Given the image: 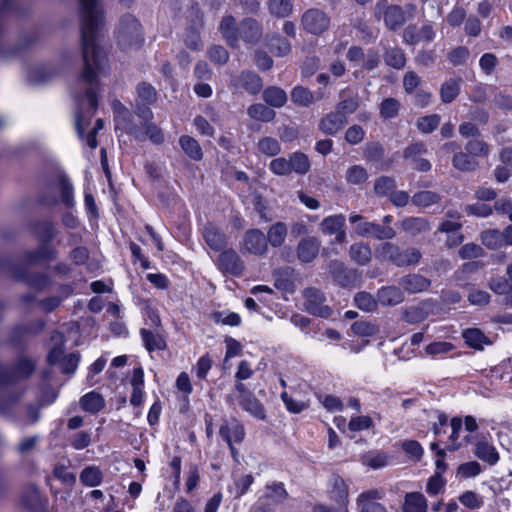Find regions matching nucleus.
Returning <instances> with one entry per match:
<instances>
[{
    "instance_id": "obj_1",
    "label": "nucleus",
    "mask_w": 512,
    "mask_h": 512,
    "mask_svg": "<svg viewBox=\"0 0 512 512\" xmlns=\"http://www.w3.org/2000/svg\"><path fill=\"white\" fill-rule=\"evenodd\" d=\"M416 13L417 7L412 3L402 7L390 4L387 0H380L374 6V17L377 20L383 19L385 27L390 31L401 28L407 20L413 19Z\"/></svg>"
},
{
    "instance_id": "obj_2",
    "label": "nucleus",
    "mask_w": 512,
    "mask_h": 512,
    "mask_svg": "<svg viewBox=\"0 0 512 512\" xmlns=\"http://www.w3.org/2000/svg\"><path fill=\"white\" fill-rule=\"evenodd\" d=\"M81 42H96L97 32L104 23L103 10L98 0H79Z\"/></svg>"
},
{
    "instance_id": "obj_3",
    "label": "nucleus",
    "mask_w": 512,
    "mask_h": 512,
    "mask_svg": "<svg viewBox=\"0 0 512 512\" xmlns=\"http://www.w3.org/2000/svg\"><path fill=\"white\" fill-rule=\"evenodd\" d=\"M116 38L121 49L137 50L144 42L142 25L132 14H125L120 18Z\"/></svg>"
},
{
    "instance_id": "obj_4",
    "label": "nucleus",
    "mask_w": 512,
    "mask_h": 512,
    "mask_svg": "<svg viewBox=\"0 0 512 512\" xmlns=\"http://www.w3.org/2000/svg\"><path fill=\"white\" fill-rule=\"evenodd\" d=\"M376 257L388 260L397 267L413 266L419 263L422 255L419 249L410 247L401 250L399 246L391 242L380 244L376 250Z\"/></svg>"
},
{
    "instance_id": "obj_5",
    "label": "nucleus",
    "mask_w": 512,
    "mask_h": 512,
    "mask_svg": "<svg viewBox=\"0 0 512 512\" xmlns=\"http://www.w3.org/2000/svg\"><path fill=\"white\" fill-rule=\"evenodd\" d=\"M35 233L41 245L36 250L26 253V262L34 264L42 259H55L56 251L47 245L55 237L54 225L47 221L38 223L35 227Z\"/></svg>"
},
{
    "instance_id": "obj_6",
    "label": "nucleus",
    "mask_w": 512,
    "mask_h": 512,
    "mask_svg": "<svg viewBox=\"0 0 512 512\" xmlns=\"http://www.w3.org/2000/svg\"><path fill=\"white\" fill-rule=\"evenodd\" d=\"M349 221L355 224L354 231L360 237L390 240L396 236V231L391 226H382L379 223L363 221V217L359 214H351Z\"/></svg>"
},
{
    "instance_id": "obj_7",
    "label": "nucleus",
    "mask_w": 512,
    "mask_h": 512,
    "mask_svg": "<svg viewBox=\"0 0 512 512\" xmlns=\"http://www.w3.org/2000/svg\"><path fill=\"white\" fill-rule=\"evenodd\" d=\"M304 297V310L311 315L329 318L333 310L330 306L326 305V296L318 288L308 287L303 290Z\"/></svg>"
},
{
    "instance_id": "obj_8",
    "label": "nucleus",
    "mask_w": 512,
    "mask_h": 512,
    "mask_svg": "<svg viewBox=\"0 0 512 512\" xmlns=\"http://www.w3.org/2000/svg\"><path fill=\"white\" fill-rule=\"evenodd\" d=\"M330 17L321 9L310 8L306 10L301 18L303 29L312 35H321L330 27Z\"/></svg>"
},
{
    "instance_id": "obj_9",
    "label": "nucleus",
    "mask_w": 512,
    "mask_h": 512,
    "mask_svg": "<svg viewBox=\"0 0 512 512\" xmlns=\"http://www.w3.org/2000/svg\"><path fill=\"white\" fill-rule=\"evenodd\" d=\"M35 369L34 363L28 358H21L14 368L0 364V386L11 384L19 379L28 378Z\"/></svg>"
},
{
    "instance_id": "obj_10",
    "label": "nucleus",
    "mask_w": 512,
    "mask_h": 512,
    "mask_svg": "<svg viewBox=\"0 0 512 512\" xmlns=\"http://www.w3.org/2000/svg\"><path fill=\"white\" fill-rule=\"evenodd\" d=\"M217 267L223 274L235 277L242 276L245 269L243 260L233 249H226L219 255Z\"/></svg>"
},
{
    "instance_id": "obj_11",
    "label": "nucleus",
    "mask_w": 512,
    "mask_h": 512,
    "mask_svg": "<svg viewBox=\"0 0 512 512\" xmlns=\"http://www.w3.org/2000/svg\"><path fill=\"white\" fill-rule=\"evenodd\" d=\"M428 152L425 143L415 142L408 145L403 151V157L408 161L412 168L420 172L431 170V163L421 156Z\"/></svg>"
},
{
    "instance_id": "obj_12",
    "label": "nucleus",
    "mask_w": 512,
    "mask_h": 512,
    "mask_svg": "<svg viewBox=\"0 0 512 512\" xmlns=\"http://www.w3.org/2000/svg\"><path fill=\"white\" fill-rule=\"evenodd\" d=\"M238 35L246 44H257L263 35L262 23L255 18L245 17L238 23Z\"/></svg>"
},
{
    "instance_id": "obj_13",
    "label": "nucleus",
    "mask_w": 512,
    "mask_h": 512,
    "mask_svg": "<svg viewBox=\"0 0 512 512\" xmlns=\"http://www.w3.org/2000/svg\"><path fill=\"white\" fill-rule=\"evenodd\" d=\"M436 32L430 23L422 25L417 28L415 24L408 25L403 30V41L411 46H415L420 42H432L435 38Z\"/></svg>"
},
{
    "instance_id": "obj_14",
    "label": "nucleus",
    "mask_w": 512,
    "mask_h": 512,
    "mask_svg": "<svg viewBox=\"0 0 512 512\" xmlns=\"http://www.w3.org/2000/svg\"><path fill=\"white\" fill-rule=\"evenodd\" d=\"M244 249L253 255H264L268 250L266 235L259 229H250L243 237Z\"/></svg>"
},
{
    "instance_id": "obj_15",
    "label": "nucleus",
    "mask_w": 512,
    "mask_h": 512,
    "mask_svg": "<svg viewBox=\"0 0 512 512\" xmlns=\"http://www.w3.org/2000/svg\"><path fill=\"white\" fill-rule=\"evenodd\" d=\"M328 269L333 280L342 287L351 286L357 280V271L354 269H347L341 261H330Z\"/></svg>"
},
{
    "instance_id": "obj_16",
    "label": "nucleus",
    "mask_w": 512,
    "mask_h": 512,
    "mask_svg": "<svg viewBox=\"0 0 512 512\" xmlns=\"http://www.w3.org/2000/svg\"><path fill=\"white\" fill-rule=\"evenodd\" d=\"M398 284L403 291L409 294H416L428 290L431 286V281L421 274L410 273L401 277Z\"/></svg>"
},
{
    "instance_id": "obj_17",
    "label": "nucleus",
    "mask_w": 512,
    "mask_h": 512,
    "mask_svg": "<svg viewBox=\"0 0 512 512\" xmlns=\"http://www.w3.org/2000/svg\"><path fill=\"white\" fill-rule=\"evenodd\" d=\"M347 124L348 118L334 110L320 120L319 129L326 135L334 136Z\"/></svg>"
},
{
    "instance_id": "obj_18",
    "label": "nucleus",
    "mask_w": 512,
    "mask_h": 512,
    "mask_svg": "<svg viewBox=\"0 0 512 512\" xmlns=\"http://www.w3.org/2000/svg\"><path fill=\"white\" fill-rule=\"evenodd\" d=\"M320 245L316 237L308 236L301 239L296 248L297 258L302 263L312 262L318 256Z\"/></svg>"
},
{
    "instance_id": "obj_19",
    "label": "nucleus",
    "mask_w": 512,
    "mask_h": 512,
    "mask_svg": "<svg viewBox=\"0 0 512 512\" xmlns=\"http://www.w3.org/2000/svg\"><path fill=\"white\" fill-rule=\"evenodd\" d=\"M345 224V217L341 214L328 216L324 218L320 224L321 231L328 235H336V241L343 243L346 238V234L343 230Z\"/></svg>"
},
{
    "instance_id": "obj_20",
    "label": "nucleus",
    "mask_w": 512,
    "mask_h": 512,
    "mask_svg": "<svg viewBox=\"0 0 512 512\" xmlns=\"http://www.w3.org/2000/svg\"><path fill=\"white\" fill-rule=\"evenodd\" d=\"M202 235L206 244L214 251H222L227 245L226 235L211 223L204 226Z\"/></svg>"
},
{
    "instance_id": "obj_21",
    "label": "nucleus",
    "mask_w": 512,
    "mask_h": 512,
    "mask_svg": "<svg viewBox=\"0 0 512 512\" xmlns=\"http://www.w3.org/2000/svg\"><path fill=\"white\" fill-rule=\"evenodd\" d=\"M219 31L228 46L235 48L238 46V24L233 15H225L219 24Z\"/></svg>"
},
{
    "instance_id": "obj_22",
    "label": "nucleus",
    "mask_w": 512,
    "mask_h": 512,
    "mask_svg": "<svg viewBox=\"0 0 512 512\" xmlns=\"http://www.w3.org/2000/svg\"><path fill=\"white\" fill-rule=\"evenodd\" d=\"M382 306H396L404 301V292L400 286L390 285L381 287L376 294Z\"/></svg>"
},
{
    "instance_id": "obj_23",
    "label": "nucleus",
    "mask_w": 512,
    "mask_h": 512,
    "mask_svg": "<svg viewBox=\"0 0 512 512\" xmlns=\"http://www.w3.org/2000/svg\"><path fill=\"white\" fill-rule=\"evenodd\" d=\"M233 84L236 87L244 88L252 95L259 93L263 87L262 79L252 71H243L233 80Z\"/></svg>"
},
{
    "instance_id": "obj_24",
    "label": "nucleus",
    "mask_w": 512,
    "mask_h": 512,
    "mask_svg": "<svg viewBox=\"0 0 512 512\" xmlns=\"http://www.w3.org/2000/svg\"><path fill=\"white\" fill-rule=\"evenodd\" d=\"M400 228L410 236H417L430 231V223L423 217H406L400 222Z\"/></svg>"
},
{
    "instance_id": "obj_25",
    "label": "nucleus",
    "mask_w": 512,
    "mask_h": 512,
    "mask_svg": "<svg viewBox=\"0 0 512 512\" xmlns=\"http://www.w3.org/2000/svg\"><path fill=\"white\" fill-rule=\"evenodd\" d=\"M23 392L3 389L0 391V415L12 417L15 415V406L22 397Z\"/></svg>"
},
{
    "instance_id": "obj_26",
    "label": "nucleus",
    "mask_w": 512,
    "mask_h": 512,
    "mask_svg": "<svg viewBox=\"0 0 512 512\" xmlns=\"http://www.w3.org/2000/svg\"><path fill=\"white\" fill-rule=\"evenodd\" d=\"M220 436L227 442L231 451L235 450L232 441L241 442L245 437V430L242 424L234 420L232 426H221L219 430Z\"/></svg>"
},
{
    "instance_id": "obj_27",
    "label": "nucleus",
    "mask_w": 512,
    "mask_h": 512,
    "mask_svg": "<svg viewBox=\"0 0 512 512\" xmlns=\"http://www.w3.org/2000/svg\"><path fill=\"white\" fill-rule=\"evenodd\" d=\"M474 454L477 458L491 466L499 461V453L496 448L484 439L476 442Z\"/></svg>"
},
{
    "instance_id": "obj_28",
    "label": "nucleus",
    "mask_w": 512,
    "mask_h": 512,
    "mask_svg": "<svg viewBox=\"0 0 512 512\" xmlns=\"http://www.w3.org/2000/svg\"><path fill=\"white\" fill-rule=\"evenodd\" d=\"M452 166L460 172H474L479 162L466 151H457L452 157Z\"/></svg>"
},
{
    "instance_id": "obj_29",
    "label": "nucleus",
    "mask_w": 512,
    "mask_h": 512,
    "mask_svg": "<svg viewBox=\"0 0 512 512\" xmlns=\"http://www.w3.org/2000/svg\"><path fill=\"white\" fill-rule=\"evenodd\" d=\"M238 404L245 412L249 413L256 419L261 421L266 420L267 416L265 407L261 403V401L258 398H256L254 394L250 395L247 398L240 399V402H238Z\"/></svg>"
},
{
    "instance_id": "obj_30",
    "label": "nucleus",
    "mask_w": 512,
    "mask_h": 512,
    "mask_svg": "<svg viewBox=\"0 0 512 512\" xmlns=\"http://www.w3.org/2000/svg\"><path fill=\"white\" fill-rule=\"evenodd\" d=\"M428 505L425 496L420 492H409L404 497L403 512H427Z\"/></svg>"
},
{
    "instance_id": "obj_31",
    "label": "nucleus",
    "mask_w": 512,
    "mask_h": 512,
    "mask_svg": "<svg viewBox=\"0 0 512 512\" xmlns=\"http://www.w3.org/2000/svg\"><path fill=\"white\" fill-rule=\"evenodd\" d=\"M330 497L334 501L345 505L348 502V486L339 475H332L329 479Z\"/></svg>"
},
{
    "instance_id": "obj_32",
    "label": "nucleus",
    "mask_w": 512,
    "mask_h": 512,
    "mask_svg": "<svg viewBox=\"0 0 512 512\" xmlns=\"http://www.w3.org/2000/svg\"><path fill=\"white\" fill-rule=\"evenodd\" d=\"M461 83V78H450L441 85L440 98L442 103L449 104L457 98L460 93Z\"/></svg>"
},
{
    "instance_id": "obj_33",
    "label": "nucleus",
    "mask_w": 512,
    "mask_h": 512,
    "mask_svg": "<svg viewBox=\"0 0 512 512\" xmlns=\"http://www.w3.org/2000/svg\"><path fill=\"white\" fill-rule=\"evenodd\" d=\"M262 98L265 103L274 108H281L287 102L286 92L277 86L267 87L262 94Z\"/></svg>"
},
{
    "instance_id": "obj_34",
    "label": "nucleus",
    "mask_w": 512,
    "mask_h": 512,
    "mask_svg": "<svg viewBox=\"0 0 512 512\" xmlns=\"http://www.w3.org/2000/svg\"><path fill=\"white\" fill-rule=\"evenodd\" d=\"M350 258L358 265H367L372 259L371 247L363 242L354 243L349 248Z\"/></svg>"
},
{
    "instance_id": "obj_35",
    "label": "nucleus",
    "mask_w": 512,
    "mask_h": 512,
    "mask_svg": "<svg viewBox=\"0 0 512 512\" xmlns=\"http://www.w3.org/2000/svg\"><path fill=\"white\" fill-rule=\"evenodd\" d=\"M267 45L270 51L278 57H283L291 52L290 42L278 33H273L267 37Z\"/></svg>"
},
{
    "instance_id": "obj_36",
    "label": "nucleus",
    "mask_w": 512,
    "mask_h": 512,
    "mask_svg": "<svg viewBox=\"0 0 512 512\" xmlns=\"http://www.w3.org/2000/svg\"><path fill=\"white\" fill-rule=\"evenodd\" d=\"M140 335L142 337L145 348L149 352H153L155 350H165L167 347L165 339L159 333H155L148 329L142 328L140 330Z\"/></svg>"
},
{
    "instance_id": "obj_37",
    "label": "nucleus",
    "mask_w": 512,
    "mask_h": 512,
    "mask_svg": "<svg viewBox=\"0 0 512 512\" xmlns=\"http://www.w3.org/2000/svg\"><path fill=\"white\" fill-rule=\"evenodd\" d=\"M292 271L293 269L286 267L274 272V286L276 289L287 293H293L295 291V284L290 279Z\"/></svg>"
},
{
    "instance_id": "obj_38",
    "label": "nucleus",
    "mask_w": 512,
    "mask_h": 512,
    "mask_svg": "<svg viewBox=\"0 0 512 512\" xmlns=\"http://www.w3.org/2000/svg\"><path fill=\"white\" fill-rule=\"evenodd\" d=\"M287 226L284 222H276L268 229L266 239L272 247H280L285 242L287 236Z\"/></svg>"
},
{
    "instance_id": "obj_39",
    "label": "nucleus",
    "mask_w": 512,
    "mask_h": 512,
    "mask_svg": "<svg viewBox=\"0 0 512 512\" xmlns=\"http://www.w3.org/2000/svg\"><path fill=\"white\" fill-rule=\"evenodd\" d=\"M80 406L84 411L95 414L104 408L105 401L101 394L93 391L81 397Z\"/></svg>"
},
{
    "instance_id": "obj_40",
    "label": "nucleus",
    "mask_w": 512,
    "mask_h": 512,
    "mask_svg": "<svg viewBox=\"0 0 512 512\" xmlns=\"http://www.w3.org/2000/svg\"><path fill=\"white\" fill-rule=\"evenodd\" d=\"M290 171L299 175H305L310 171V161L303 152H293L289 155Z\"/></svg>"
},
{
    "instance_id": "obj_41",
    "label": "nucleus",
    "mask_w": 512,
    "mask_h": 512,
    "mask_svg": "<svg viewBox=\"0 0 512 512\" xmlns=\"http://www.w3.org/2000/svg\"><path fill=\"white\" fill-rule=\"evenodd\" d=\"M179 144L185 154L192 160L200 161L203 158L202 148L194 138L187 135L181 136Z\"/></svg>"
},
{
    "instance_id": "obj_42",
    "label": "nucleus",
    "mask_w": 512,
    "mask_h": 512,
    "mask_svg": "<svg viewBox=\"0 0 512 512\" xmlns=\"http://www.w3.org/2000/svg\"><path fill=\"white\" fill-rule=\"evenodd\" d=\"M267 6L270 14L277 18H286L293 12L291 0H268Z\"/></svg>"
},
{
    "instance_id": "obj_43",
    "label": "nucleus",
    "mask_w": 512,
    "mask_h": 512,
    "mask_svg": "<svg viewBox=\"0 0 512 512\" xmlns=\"http://www.w3.org/2000/svg\"><path fill=\"white\" fill-rule=\"evenodd\" d=\"M464 149L474 158H486L491 151L490 145L486 141L478 138L468 140Z\"/></svg>"
},
{
    "instance_id": "obj_44",
    "label": "nucleus",
    "mask_w": 512,
    "mask_h": 512,
    "mask_svg": "<svg viewBox=\"0 0 512 512\" xmlns=\"http://www.w3.org/2000/svg\"><path fill=\"white\" fill-rule=\"evenodd\" d=\"M247 114L252 119L262 122H270L276 116V113L273 109L261 103L249 106L247 109Z\"/></svg>"
},
{
    "instance_id": "obj_45",
    "label": "nucleus",
    "mask_w": 512,
    "mask_h": 512,
    "mask_svg": "<svg viewBox=\"0 0 512 512\" xmlns=\"http://www.w3.org/2000/svg\"><path fill=\"white\" fill-rule=\"evenodd\" d=\"M319 99L320 97L316 98L308 88L300 85L291 91V100L299 106L307 107Z\"/></svg>"
},
{
    "instance_id": "obj_46",
    "label": "nucleus",
    "mask_w": 512,
    "mask_h": 512,
    "mask_svg": "<svg viewBox=\"0 0 512 512\" xmlns=\"http://www.w3.org/2000/svg\"><path fill=\"white\" fill-rule=\"evenodd\" d=\"M341 101L336 105V111L347 117L349 114H353L359 108V96L353 94L346 96L345 91L340 93Z\"/></svg>"
},
{
    "instance_id": "obj_47",
    "label": "nucleus",
    "mask_w": 512,
    "mask_h": 512,
    "mask_svg": "<svg viewBox=\"0 0 512 512\" xmlns=\"http://www.w3.org/2000/svg\"><path fill=\"white\" fill-rule=\"evenodd\" d=\"M463 338L467 345L474 349H483L485 344L490 343L485 334L478 328L466 329L463 332Z\"/></svg>"
},
{
    "instance_id": "obj_48",
    "label": "nucleus",
    "mask_w": 512,
    "mask_h": 512,
    "mask_svg": "<svg viewBox=\"0 0 512 512\" xmlns=\"http://www.w3.org/2000/svg\"><path fill=\"white\" fill-rule=\"evenodd\" d=\"M378 299L375 298L372 294L361 291L355 294L354 296V304L355 306L365 312H373L378 307Z\"/></svg>"
},
{
    "instance_id": "obj_49",
    "label": "nucleus",
    "mask_w": 512,
    "mask_h": 512,
    "mask_svg": "<svg viewBox=\"0 0 512 512\" xmlns=\"http://www.w3.org/2000/svg\"><path fill=\"white\" fill-rule=\"evenodd\" d=\"M440 200L441 196L438 193L430 190L419 191L415 193L411 198L413 205L423 208L437 204L440 202Z\"/></svg>"
},
{
    "instance_id": "obj_50",
    "label": "nucleus",
    "mask_w": 512,
    "mask_h": 512,
    "mask_svg": "<svg viewBox=\"0 0 512 512\" xmlns=\"http://www.w3.org/2000/svg\"><path fill=\"white\" fill-rule=\"evenodd\" d=\"M383 57L386 65L397 70L402 69L406 64L405 54L403 50L398 47L387 49Z\"/></svg>"
},
{
    "instance_id": "obj_51",
    "label": "nucleus",
    "mask_w": 512,
    "mask_h": 512,
    "mask_svg": "<svg viewBox=\"0 0 512 512\" xmlns=\"http://www.w3.org/2000/svg\"><path fill=\"white\" fill-rule=\"evenodd\" d=\"M15 278L25 279L28 285L38 291L46 289L50 283V280L45 274H34L26 276L24 270L15 273Z\"/></svg>"
},
{
    "instance_id": "obj_52",
    "label": "nucleus",
    "mask_w": 512,
    "mask_h": 512,
    "mask_svg": "<svg viewBox=\"0 0 512 512\" xmlns=\"http://www.w3.org/2000/svg\"><path fill=\"white\" fill-rule=\"evenodd\" d=\"M22 503L27 509L33 511L39 510L44 506V502L40 495V492L35 487L28 489L22 495Z\"/></svg>"
},
{
    "instance_id": "obj_53",
    "label": "nucleus",
    "mask_w": 512,
    "mask_h": 512,
    "mask_svg": "<svg viewBox=\"0 0 512 512\" xmlns=\"http://www.w3.org/2000/svg\"><path fill=\"white\" fill-rule=\"evenodd\" d=\"M428 312L423 306H410L402 311V319L409 324H416L424 321Z\"/></svg>"
},
{
    "instance_id": "obj_54",
    "label": "nucleus",
    "mask_w": 512,
    "mask_h": 512,
    "mask_svg": "<svg viewBox=\"0 0 512 512\" xmlns=\"http://www.w3.org/2000/svg\"><path fill=\"white\" fill-rule=\"evenodd\" d=\"M481 240L482 244L490 249H496L505 245L503 231L486 230L482 232Z\"/></svg>"
},
{
    "instance_id": "obj_55",
    "label": "nucleus",
    "mask_w": 512,
    "mask_h": 512,
    "mask_svg": "<svg viewBox=\"0 0 512 512\" xmlns=\"http://www.w3.org/2000/svg\"><path fill=\"white\" fill-rule=\"evenodd\" d=\"M80 481L89 487L98 486L102 481V473L95 466H89L80 473Z\"/></svg>"
},
{
    "instance_id": "obj_56",
    "label": "nucleus",
    "mask_w": 512,
    "mask_h": 512,
    "mask_svg": "<svg viewBox=\"0 0 512 512\" xmlns=\"http://www.w3.org/2000/svg\"><path fill=\"white\" fill-rule=\"evenodd\" d=\"M258 150L268 157H274L281 152V146L277 139L273 137H263L258 142Z\"/></svg>"
},
{
    "instance_id": "obj_57",
    "label": "nucleus",
    "mask_w": 512,
    "mask_h": 512,
    "mask_svg": "<svg viewBox=\"0 0 512 512\" xmlns=\"http://www.w3.org/2000/svg\"><path fill=\"white\" fill-rule=\"evenodd\" d=\"M354 334L361 337H370L379 333V326L369 321H356L351 325Z\"/></svg>"
},
{
    "instance_id": "obj_58",
    "label": "nucleus",
    "mask_w": 512,
    "mask_h": 512,
    "mask_svg": "<svg viewBox=\"0 0 512 512\" xmlns=\"http://www.w3.org/2000/svg\"><path fill=\"white\" fill-rule=\"evenodd\" d=\"M345 178L349 184L360 185L368 179V172L361 165H353L347 169Z\"/></svg>"
},
{
    "instance_id": "obj_59",
    "label": "nucleus",
    "mask_w": 512,
    "mask_h": 512,
    "mask_svg": "<svg viewBox=\"0 0 512 512\" xmlns=\"http://www.w3.org/2000/svg\"><path fill=\"white\" fill-rule=\"evenodd\" d=\"M399 110V101L392 97L385 98L380 104V116L383 119H392L397 117Z\"/></svg>"
},
{
    "instance_id": "obj_60",
    "label": "nucleus",
    "mask_w": 512,
    "mask_h": 512,
    "mask_svg": "<svg viewBox=\"0 0 512 512\" xmlns=\"http://www.w3.org/2000/svg\"><path fill=\"white\" fill-rule=\"evenodd\" d=\"M59 188L62 203L71 208L74 206L73 186L66 176L59 177Z\"/></svg>"
},
{
    "instance_id": "obj_61",
    "label": "nucleus",
    "mask_w": 512,
    "mask_h": 512,
    "mask_svg": "<svg viewBox=\"0 0 512 512\" xmlns=\"http://www.w3.org/2000/svg\"><path fill=\"white\" fill-rule=\"evenodd\" d=\"M363 155L367 161L379 162L383 160L385 150L379 142H370L366 144Z\"/></svg>"
},
{
    "instance_id": "obj_62",
    "label": "nucleus",
    "mask_w": 512,
    "mask_h": 512,
    "mask_svg": "<svg viewBox=\"0 0 512 512\" xmlns=\"http://www.w3.org/2000/svg\"><path fill=\"white\" fill-rule=\"evenodd\" d=\"M137 95L143 103L148 105L153 104L157 100V92L155 88L147 82H141L138 84Z\"/></svg>"
},
{
    "instance_id": "obj_63",
    "label": "nucleus",
    "mask_w": 512,
    "mask_h": 512,
    "mask_svg": "<svg viewBox=\"0 0 512 512\" xmlns=\"http://www.w3.org/2000/svg\"><path fill=\"white\" fill-rule=\"evenodd\" d=\"M440 116L438 114H431L420 117L417 120V128L425 134L432 133L440 124Z\"/></svg>"
},
{
    "instance_id": "obj_64",
    "label": "nucleus",
    "mask_w": 512,
    "mask_h": 512,
    "mask_svg": "<svg viewBox=\"0 0 512 512\" xmlns=\"http://www.w3.org/2000/svg\"><path fill=\"white\" fill-rule=\"evenodd\" d=\"M489 288L497 294L503 295L512 292V281L503 276L492 278Z\"/></svg>"
}]
</instances>
